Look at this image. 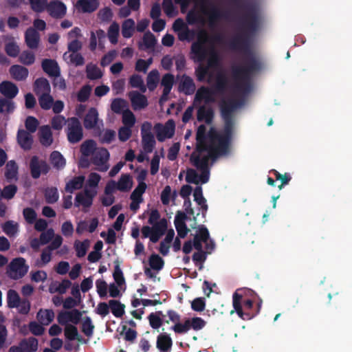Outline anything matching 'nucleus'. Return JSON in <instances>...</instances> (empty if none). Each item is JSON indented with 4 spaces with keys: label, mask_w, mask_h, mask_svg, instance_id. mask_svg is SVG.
I'll return each mask as SVG.
<instances>
[{
    "label": "nucleus",
    "mask_w": 352,
    "mask_h": 352,
    "mask_svg": "<svg viewBox=\"0 0 352 352\" xmlns=\"http://www.w3.org/2000/svg\"><path fill=\"white\" fill-rule=\"evenodd\" d=\"M234 1L237 8L244 12L236 19L237 33L228 41V46L231 50L248 56L245 65L234 66L232 69L235 89L240 92H248L250 88L252 74L261 69L259 61L252 54V44L254 36L261 28V18L254 3Z\"/></svg>",
    "instance_id": "f257e3e1"
},
{
    "label": "nucleus",
    "mask_w": 352,
    "mask_h": 352,
    "mask_svg": "<svg viewBox=\"0 0 352 352\" xmlns=\"http://www.w3.org/2000/svg\"><path fill=\"white\" fill-rule=\"evenodd\" d=\"M242 102L234 98L222 100L219 104L221 116L223 120L224 125L221 133L212 127L206 133V127L201 124L197 130L196 133V151L201 153L206 152L209 148H216L219 146L221 142L226 144V148H229L232 140L234 130V111L241 107Z\"/></svg>",
    "instance_id": "f03ea898"
},
{
    "label": "nucleus",
    "mask_w": 352,
    "mask_h": 352,
    "mask_svg": "<svg viewBox=\"0 0 352 352\" xmlns=\"http://www.w3.org/2000/svg\"><path fill=\"white\" fill-rule=\"evenodd\" d=\"M208 35L204 32L198 35L197 40L192 43L190 47L192 58L195 62L202 63L208 58V67H215L219 64L220 59L218 53L213 47L208 48Z\"/></svg>",
    "instance_id": "7ed1b4c3"
},
{
    "label": "nucleus",
    "mask_w": 352,
    "mask_h": 352,
    "mask_svg": "<svg viewBox=\"0 0 352 352\" xmlns=\"http://www.w3.org/2000/svg\"><path fill=\"white\" fill-rule=\"evenodd\" d=\"M229 148H226V144L221 142L219 146L216 148H209L206 150L208 152V155L202 157L199 155L196 156L192 154L190 157V161L193 165L200 170H208L209 160L212 159L215 160L219 156L225 155L228 153Z\"/></svg>",
    "instance_id": "20e7f679"
},
{
    "label": "nucleus",
    "mask_w": 352,
    "mask_h": 352,
    "mask_svg": "<svg viewBox=\"0 0 352 352\" xmlns=\"http://www.w3.org/2000/svg\"><path fill=\"white\" fill-rule=\"evenodd\" d=\"M243 296L238 292H235L232 296V305L234 310L230 311L232 314L234 311L236 312L237 315L243 320H250L254 317V314L248 311H243V307L245 311L250 310L253 307V301L250 299L245 300L243 302V306L241 305V300Z\"/></svg>",
    "instance_id": "39448f33"
},
{
    "label": "nucleus",
    "mask_w": 352,
    "mask_h": 352,
    "mask_svg": "<svg viewBox=\"0 0 352 352\" xmlns=\"http://www.w3.org/2000/svg\"><path fill=\"white\" fill-rule=\"evenodd\" d=\"M29 267L25 265V260L22 257L12 259L6 269L9 278L18 280L23 278L28 272Z\"/></svg>",
    "instance_id": "423d86ee"
},
{
    "label": "nucleus",
    "mask_w": 352,
    "mask_h": 352,
    "mask_svg": "<svg viewBox=\"0 0 352 352\" xmlns=\"http://www.w3.org/2000/svg\"><path fill=\"white\" fill-rule=\"evenodd\" d=\"M67 137L68 141L72 144L79 142L83 138V130L81 123L76 117L68 119Z\"/></svg>",
    "instance_id": "0eeeda50"
},
{
    "label": "nucleus",
    "mask_w": 352,
    "mask_h": 352,
    "mask_svg": "<svg viewBox=\"0 0 352 352\" xmlns=\"http://www.w3.org/2000/svg\"><path fill=\"white\" fill-rule=\"evenodd\" d=\"M29 168L32 177L35 179H38L41 175H47L50 170V166L47 162L36 155L31 157Z\"/></svg>",
    "instance_id": "6e6552de"
},
{
    "label": "nucleus",
    "mask_w": 352,
    "mask_h": 352,
    "mask_svg": "<svg viewBox=\"0 0 352 352\" xmlns=\"http://www.w3.org/2000/svg\"><path fill=\"white\" fill-rule=\"evenodd\" d=\"M157 130V139L159 142H163L166 138H171L175 133V124L173 120H168L164 126L157 124L155 126Z\"/></svg>",
    "instance_id": "1a4fd4ad"
},
{
    "label": "nucleus",
    "mask_w": 352,
    "mask_h": 352,
    "mask_svg": "<svg viewBox=\"0 0 352 352\" xmlns=\"http://www.w3.org/2000/svg\"><path fill=\"white\" fill-rule=\"evenodd\" d=\"M47 10L49 14L54 19H62L67 12L66 6L58 0L50 2L47 6Z\"/></svg>",
    "instance_id": "9d476101"
},
{
    "label": "nucleus",
    "mask_w": 352,
    "mask_h": 352,
    "mask_svg": "<svg viewBox=\"0 0 352 352\" xmlns=\"http://www.w3.org/2000/svg\"><path fill=\"white\" fill-rule=\"evenodd\" d=\"M196 90L195 84L191 77L184 74L178 85V91L186 96L192 95Z\"/></svg>",
    "instance_id": "9b49d317"
},
{
    "label": "nucleus",
    "mask_w": 352,
    "mask_h": 352,
    "mask_svg": "<svg viewBox=\"0 0 352 352\" xmlns=\"http://www.w3.org/2000/svg\"><path fill=\"white\" fill-rule=\"evenodd\" d=\"M214 95L215 93L212 88L201 86L196 92L195 100L197 102L204 100L206 103L214 102Z\"/></svg>",
    "instance_id": "f8f14e48"
},
{
    "label": "nucleus",
    "mask_w": 352,
    "mask_h": 352,
    "mask_svg": "<svg viewBox=\"0 0 352 352\" xmlns=\"http://www.w3.org/2000/svg\"><path fill=\"white\" fill-rule=\"evenodd\" d=\"M41 67L44 72L51 77H59L60 75V67L55 60L43 59Z\"/></svg>",
    "instance_id": "ddd939ff"
},
{
    "label": "nucleus",
    "mask_w": 352,
    "mask_h": 352,
    "mask_svg": "<svg viewBox=\"0 0 352 352\" xmlns=\"http://www.w3.org/2000/svg\"><path fill=\"white\" fill-rule=\"evenodd\" d=\"M16 138L18 144L23 150L29 151L32 148L33 137L31 133L24 129H19Z\"/></svg>",
    "instance_id": "4468645a"
},
{
    "label": "nucleus",
    "mask_w": 352,
    "mask_h": 352,
    "mask_svg": "<svg viewBox=\"0 0 352 352\" xmlns=\"http://www.w3.org/2000/svg\"><path fill=\"white\" fill-rule=\"evenodd\" d=\"M25 41L30 49H36L40 42L39 33L32 27L28 28L25 32Z\"/></svg>",
    "instance_id": "2eb2a0df"
},
{
    "label": "nucleus",
    "mask_w": 352,
    "mask_h": 352,
    "mask_svg": "<svg viewBox=\"0 0 352 352\" xmlns=\"http://www.w3.org/2000/svg\"><path fill=\"white\" fill-rule=\"evenodd\" d=\"M0 93L5 98L12 100L18 94L19 89L12 82L5 80L0 83Z\"/></svg>",
    "instance_id": "dca6fc26"
},
{
    "label": "nucleus",
    "mask_w": 352,
    "mask_h": 352,
    "mask_svg": "<svg viewBox=\"0 0 352 352\" xmlns=\"http://www.w3.org/2000/svg\"><path fill=\"white\" fill-rule=\"evenodd\" d=\"M129 97L134 110L142 109L148 105L146 97L138 91L130 92Z\"/></svg>",
    "instance_id": "f3484780"
},
{
    "label": "nucleus",
    "mask_w": 352,
    "mask_h": 352,
    "mask_svg": "<svg viewBox=\"0 0 352 352\" xmlns=\"http://www.w3.org/2000/svg\"><path fill=\"white\" fill-rule=\"evenodd\" d=\"M210 234L208 230L205 226H201L199 229V233L193 239L192 245L197 251L203 250L202 242L208 241Z\"/></svg>",
    "instance_id": "a211bd4d"
},
{
    "label": "nucleus",
    "mask_w": 352,
    "mask_h": 352,
    "mask_svg": "<svg viewBox=\"0 0 352 352\" xmlns=\"http://www.w3.org/2000/svg\"><path fill=\"white\" fill-rule=\"evenodd\" d=\"M142 143L144 151L147 153L153 152L156 142L154 135L151 131L145 132L142 129Z\"/></svg>",
    "instance_id": "6ab92c4d"
},
{
    "label": "nucleus",
    "mask_w": 352,
    "mask_h": 352,
    "mask_svg": "<svg viewBox=\"0 0 352 352\" xmlns=\"http://www.w3.org/2000/svg\"><path fill=\"white\" fill-rule=\"evenodd\" d=\"M99 6L98 0H78L76 8L83 13H91L96 11Z\"/></svg>",
    "instance_id": "aec40b11"
},
{
    "label": "nucleus",
    "mask_w": 352,
    "mask_h": 352,
    "mask_svg": "<svg viewBox=\"0 0 352 352\" xmlns=\"http://www.w3.org/2000/svg\"><path fill=\"white\" fill-rule=\"evenodd\" d=\"M109 159V153L105 148H100L95 151L92 155L91 162L96 166L104 164Z\"/></svg>",
    "instance_id": "412c9836"
},
{
    "label": "nucleus",
    "mask_w": 352,
    "mask_h": 352,
    "mask_svg": "<svg viewBox=\"0 0 352 352\" xmlns=\"http://www.w3.org/2000/svg\"><path fill=\"white\" fill-rule=\"evenodd\" d=\"M98 113L96 108L91 107L85 116L83 124L86 129H92L97 124Z\"/></svg>",
    "instance_id": "4be33fe9"
},
{
    "label": "nucleus",
    "mask_w": 352,
    "mask_h": 352,
    "mask_svg": "<svg viewBox=\"0 0 352 352\" xmlns=\"http://www.w3.org/2000/svg\"><path fill=\"white\" fill-rule=\"evenodd\" d=\"M39 141L44 146H49L52 144V133L50 126L43 125L41 126L38 132Z\"/></svg>",
    "instance_id": "5701e85b"
},
{
    "label": "nucleus",
    "mask_w": 352,
    "mask_h": 352,
    "mask_svg": "<svg viewBox=\"0 0 352 352\" xmlns=\"http://www.w3.org/2000/svg\"><path fill=\"white\" fill-rule=\"evenodd\" d=\"M10 74L14 79L18 81L25 80L28 76V69L19 65H14L10 68Z\"/></svg>",
    "instance_id": "b1692460"
},
{
    "label": "nucleus",
    "mask_w": 352,
    "mask_h": 352,
    "mask_svg": "<svg viewBox=\"0 0 352 352\" xmlns=\"http://www.w3.org/2000/svg\"><path fill=\"white\" fill-rule=\"evenodd\" d=\"M34 91L39 96L42 93L50 94L51 87L49 81L45 78H38L34 82Z\"/></svg>",
    "instance_id": "393cba45"
},
{
    "label": "nucleus",
    "mask_w": 352,
    "mask_h": 352,
    "mask_svg": "<svg viewBox=\"0 0 352 352\" xmlns=\"http://www.w3.org/2000/svg\"><path fill=\"white\" fill-rule=\"evenodd\" d=\"M214 117V111L212 108H206L201 106L197 112V118L199 122L204 121L206 124H210Z\"/></svg>",
    "instance_id": "a878e982"
},
{
    "label": "nucleus",
    "mask_w": 352,
    "mask_h": 352,
    "mask_svg": "<svg viewBox=\"0 0 352 352\" xmlns=\"http://www.w3.org/2000/svg\"><path fill=\"white\" fill-rule=\"evenodd\" d=\"M173 344L170 337L167 334H160L157 338V348L162 352H168Z\"/></svg>",
    "instance_id": "bb28decb"
},
{
    "label": "nucleus",
    "mask_w": 352,
    "mask_h": 352,
    "mask_svg": "<svg viewBox=\"0 0 352 352\" xmlns=\"http://www.w3.org/2000/svg\"><path fill=\"white\" fill-rule=\"evenodd\" d=\"M19 344L25 352H35L38 349V342L34 337L22 339Z\"/></svg>",
    "instance_id": "cd10ccee"
},
{
    "label": "nucleus",
    "mask_w": 352,
    "mask_h": 352,
    "mask_svg": "<svg viewBox=\"0 0 352 352\" xmlns=\"http://www.w3.org/2000/svg\"><path fill=\"white\" fill-rule=\"evenodd\" d=\"M36 318L41 324L48 325L54 320V312L52 309H41L36 314Z\"/></svg>",
    "instance_id": "c85d7f7f"
},
{
    "label": "nucleus",
    "mask_w": 352,
    "mask_h": 352,
    "mask_svg": "<svg viewBox=\"0 0 352 352\" xmlns=\"http://www.w3.org/2000/svg\"><path fill=\"white\" fill-rule=\"evenodd\" d=\"M50 160L53 167L57 170L64 168L66 164L65 159L63 155L57 151H54L50 155Z\"/></svg>",
    "instance_id": "c756f323"
},
{
    "label": "nucleus",
    "mask_w": 352,
    "mask_h": 352,
    "mask_svg": "<svg viewBox=\"0 0 352 352\" xmlns=\"http://www.w3.org/2000/svg\"><path fill=\"white\" fill-rule=\"evenodd\" d=\"M84 182V176L74 177L66 184L65 190L67 192L72 193L74 190L80 189L83 186Z\"/></svg>",
    "instance_id": "7c9ffc66"
},
{
    "label": "nucleus",
    "mask_w": 352,
    "mask_h": 352,
    "mask_svg": "<svg viewBox=\"0 0 352 352\" xmlns=\"http://www.w3.org/2000/svg\"><path fill=\"white\" fill-rule=\"evenodd\" d=\"M228 80L227 77L223 74H219L217 76L215 83L212 87V89L216 94H223L228 87Z\"/></svg>",
    "instance_id": "2f4dec72"
},
{
    "label": "nucleus",
    "mask_w": 352,
    "mask_h": 352,
    "mask_svg": "<svg viewBox=\"0 0 352 352\" xmlns=\"http://www.w3.org/2000/svg\"><path fill=\"white\" fill-rule=\"evenodd\" d=\"M116 184L117 189L118 190L122 192H127L133 186V182L131 176L129 174H123L121 175Z\"/></svg>",
    "instance_id": "473e14b6"
},
{
    "label": "nucleus",
    "mask_w": 352,
    "mask_h": 352,
    "mask_svg": "<svg viewBox=\"0 0 352 352\" xmlns=\"http://www.w3.org/2000/svg\"><path fill=\"white\" fill-rule=\"evenodd\" d=\"M160 74L157 69L151 70L146 78L147 87L150 91H153L158 85Z\"/></svg>",
    "instance_id": "72a5a7b5"
},
{
    "label": "nucleus",
    "mask_w": 352,
    "mask_h": 352,
    "mask_svg": "<svg viewBox=\"0 0 352 352\" xmlns=\"http://www.w3.org/2000/svg\"><path fill=\"white\" fill-rule=\"evenodd\" d=\"M38 96V104L41 108L43 110H50L54 102V98L50 94L42 93Z\"/></svg>",
    "instance_id": "f704fd0d"
},
{
    "label": "nucleus",
    "mask_w": 352,
    "mask_h": 352,
    "mask_svg": "<svg viewBox=\"0 0 352 352\" xmlns=\"http://www.w3.org/2000/svg\"><path fill=\"white\" fill-rule=\"evenodd\" d=\"M109 305L112 314L116 318H121L124 314L125 305L116 300H110Z\"/></svg>",
    "instance_id": "c9c22d12"
},
{
    "label": "nucleus",
    "mask_w": 352,
    "mask_h": 352,
    "mask_svg": "<svg viewBox=\"0 0 352 352\" xmlns=\"http://www.w3.org/2000/svg\"><path fill=\"white\" fill-rule=\"evenodd\" d=\"M64 334L65 338L69 341L80 340V336L78 333V329L75 325L67 324L65 327Z\"/></svg>",
    "instance_id": "e433bc0d"
},
{
    "label": "nucleus",
    "mask_w": 352,
    "mask_h": 352,
    "mask_svg": "<svg viewBox=\"0 0 352 352\" xmlns=\"http://www.w3.org/2000/svg\"><path fill=\"white\" fill-rule=\"evenodd\" d=\"M21 299L19 294L14 289H10L8 291L6 300L9 308L12 309L19 306Z\"/></svg>",
    "instance_id": "4c0bfd02"
},
{
    "label": "nucleus",
    "mask_w": 352,
    "mask_h": 352,
    "mask_svg": "<svg viewBox=\"0 0 352 352\" xmlns=\"http://www.w3.org/2000/svg\"><path fill=\"white\" fill-rule=\"evenodd\" d=\"M135 22L132 19L124 21L122 25V34L124 38H129L133 36Z\"/></svg>",
    "instance_id": "58836bf2"
},
{
    "label": "nucleus",
    "mask_w": 352,
    "mask_h": 352,
    "mask_svg": "<svg viewBox=\"0 0 352 352\" xmlns=\"http://www.w3.org/2000/svg\"><path fill=\"white\" fill-rule=\"evenodd\" d=\"M164 316L162 311H158L155 313L150 314L148 316V319L151 327L155 329L160 328L162 324V320L161 317Z\"/></svg>",
    "instance_id": "ea45409f"
},
{
    "label": "nucleus",
    "mask_w": 352,
    "mask_h": 352,
    "mask_svg": "<svg viewBox=\"0 0 352 352\" xmlns=\"http://www.w3.org/2000/svg\"><path fill=\"white\" fill-rule=\"evenodd\" d=\"M96 144L93 140L84 142L80 146V152L83 156L88 157L95 152Z\"/></svg>",
    "instance_id": "a19ab883"
},
{
    "label": "nucleus",
    "mask_w": 352,
    "mask_h": 352,
    "mask_svg": "<svg viewBox=\"0 0 352 352\" xmlns=\"http://www.w3.org/2000/svg\"><path fill=\"white\" fill-rule=\"evenodd\" d=\"M89 247V241L85 239L80 242L76 240L74 243V248L76 252V256L78 258H81L85 256L87 251Z\"/></svg>",
    "instance_id": "79ce46f5"
},
{
    "label": "nucleus",
    "mask_w": 352,
    "mask_h": 352,
    "mask_svg": "<svg viewBox=\"0 0 352 352\" xmlns=\"http://www.w3.org/2000/svg\"><path fill=\"white\" fill-rule=\"evenodd\" d=\"M18 173V166L14 160L9 161L6 167L5 177L7 179L11 180L16 177Z\"/></svg>",
    "instance_id": "37998d69"
},
{
    "label": "nucleus",
    "mask_w": 352,
    "mask_h": 352,
    "mask_svg": "<svg viewBox=\"0 0 352 352\" xmlns=\"http://www.w3.org/2000/svg\"><path fill=\"white\" fill-rule=\"evenodd\" d=\"M45 201L47 204L56 203L59 197L58 190L56 187L47 188L44 192Z\"/></svg>",
    "instance_id": "c03bdc74"
},
{
    "label": "nucleus",
    "mask_w": 352,
    "mask_h": 352,
    "mask_svg": "<svg viewBox=\"0 0 352 352\" xmlns=\"http://www.w3.org/2000/svg\"><path fill=\"white\" fill-rule=\"evenodd\" d=\"M15 105L12 100L6 98H0V113H12L14 110Z\"/></svg>",
    "instance_id": "a18cd8bd"
},
{
    "label": "nucleus",
    "mask_w": 352,
    "mask_h": 352,
    "mask_svg": "<svg viewBox=\"0 0 352 352\" xmlns=\"http://www.w3.org/2000/svg\"><path fill=\"white\" fill-rule=\"evenodd\" d=\"M150 267L157 271L161 270L164 265V261L158 254H153L149 257Z\"/></svg>",
    "instance_id": "49530a36"
},
{
    "label": "nucleus",
    "mask_w": 352,
    "mask_h": 352,
    "mask_svg": "<svg viewBox=\"0 0 352 352\" xmlns=\"http://www.w3.org/2000/svg\"><path fill=\"white\" fill-rule=\"evenodd\" d=\"M129 84L132 87L138 88L142 92H145L146 90L142 76L138 74H133L130 77Z\"/></svg>",
    "instance_id": "de8ad7c7"
},
{
    "label": "nucleus",
    "mask_w": 352,
    "mask_h": 352,
    "mask_svg": "<svg viewBox=\"0 0 352 352\" xmlns=\"http://www.w3.org/2000/svg\"><path fill=\"white\" fill-rule=\"evenodd\" d=\"M126 107V101L122 98H115L111 104V110L117 114L122 113Z\"/></svg>",
    "instance_id": "09e8293b"
},
{
    "label": "nucleus",
    "mask_w": 352,
    "mask_h": 352,
    "mask_svg": "<svg viewBox=\"0 0 352 352\" xmlns=\"http://www.w3.org/2000/svg\"><path fill=\"white\" fill-rule=\"evenodd\" d=\"M91 92V87L89 85L82 86L77 94V100L80 102H85L89 98Z\"/></svg>",
    "instance_id": "8fccbe9b"
},
{
    "label": "nucleus",
    "mask_w": 352,
    "mask_h": 352,
    "mask_svg": "<svg viewBox=\"0 0 352 352\" xmlns=\"http://www.w3.org/2000/svg\"><path fill=\"white\" fill-rule=\"evenodd\" d=\"M39 125L38 120L34 116H29L25 121V126L28 132L34 133L37 130Z\"/></svg>",
    "instance_id": "3c124183"
},
{
    "label": "nucleus",
    "mask_w": 352,
    "mask_h": 352,
    "mask_svg": "<svg viewBox=\"0 0 352 352\" xmlns=\"http://www.w3.org/2000/svg\"><path fill=\"white\" fill-rule=\"evenodd\" d=\"M119 35V25L116 22H113L109 28L108 30V37L109 41L112 44H116L118 43V38Z\"/></svg>",
    "instance_id": "603ef678"
},
{
    "label": "nucleus",
    "mask_w": 352,
    "mask_h": 352,
    "mask_svg": "<svg viewBox=\"0 0 352 352\" xmlns=\"http://www.w3.org/2000/svg\"><path fill=\"white\" fill-rule=\"evenodd\" d=\"M3 231L9 236H14L18 232V224L12 221H7L2 226Z\"/></svg>",
    "instance_id": "864d4df0"
},
{
    "label": "nucleus",
    "mask_w": 352,
    "mask_h": 352,
    "mask_svg": "<svg viewBox=\"0 0 352 352\" xmlns=\"http://www.w3.org/2000/svg\"><path fill=\"white\" fill-rule=\"evenodd\" d=\"M19 60L20 63L25 65H30L34 63L35 56L33 52L25 50L20 54Z\"/></svg>",
    "instance_id": "5fc2aeb1"
},
{
    "label": "nucleus",
    "mask_w": 352,
    "mask_h": 352,
    "mask_svg": "<svg viewBox=\"0 0 352 352\" xmlns=\"http://www.w3.org/2000/svg\"><path fill=\"white\" fill-rule=\"evenodd\" d=\"M175 82V78L172 74L168 73L162 76L161 85L163 90L170 91Z\"/></svg>",
    "instance_id": "6e6d98bb"
},
{
    "label": "nucleus",
    "mask_w": 352,
    "mask_h": 352,
    "mask_svg": "<svg viewBox=\"0 0 352 352\" xmlns=\"http://www.w3.org/2000/svg\"><path fill=\"white\" fill-rule=\"evenodd\" d=\"M122 114L124 126L132 128L135 123V118L133 112L127 109Z\"/></svg>",
    "instance_id": "4d7b16f0"
},
{
    "label": "nucleus",
    "mask_w": 352,
    "mask_h": 352,
    "mask_svg": "<svg viewBox=\"0 0 352 352\" xmlns=\"http://www.w3.org/2000/svg\"><path fill=\"white\" fill-rule=\"evenodd\" d=\"M162 6L164 12L168 17H173L178 14L175 7L174 6L172 0H163Z\"/></svg>",
    "instance_id": "13d9d810"
},
{
    "label": "nucleus",
    "mask_w": 352,
    "mask_h": 352,
    "mask_svg": "<svg viewBox=\"0 0 352 352\" xmlns=\"http://www.w3.org/2000/svg\"><path fill=\"white\" fill-rule=\"evenodd\" d=\"M93 201L91 197H86L83 193L79 192L75 198V206H82L85 208H89L92 205Z\"/></svg>",
    "instance_id": "bf43d9fd"
},
{
    "label": "nucleus",
    "mask_w": 352,
    "mask_h": 352,
    "mask_svg": "<svg viewBox=\"0 0 352 352\" xmlns=\"http://www.w3.org/2000/svg\"><path fill=\"white\" fill-rule=\"evenodd\" d=\"M147 188L146 184H138L137 187L131 194L130 199L131 200H141L143 201L142 195L144 193Z\"/></svg>",
    "instance_id": "052dcab7"
},
{
    "label": "nucleus",
    "mask_w": 352,
    "mask_h": 352,
    "mask_svg": "<svg viewBox=\"0 0 352 352\" xmlns=\"http://www.w3.org/2000/svg\"><path fill=\"white\" fill-rule=\"evenodd\" d=\"M87 76L90 80H98L102 76V73L97 66L87 67Z\"/></svg>",
    "instance_id": "680f3d73"
},
{
    "label": "nucleus",
    "mask_w": 352,
    "mask_h": 352,
    "mask_svg": "<svg viewBox=\"0 0 352 352\" xmlns=\"http://www.w3.org/2000/svg\"><path fill=\"white\" fill-rule=\"evenodd\" d=\"M272 173H274L275 178L276 180H280L281 182L280 185L278 186V188L281 190L283 186L287 184L289 181L292 179V177L289 173H285L284 175L280 174L278 170L275 169H272L271 170Z\"/></svg>",
    "instance_id": "e2e57ef3"
},
{
    "label": "nucleus",
    "mask_w": 352,
    "mask_h": 352,
    "mask_svg": "<svg viewBox=\"0 0 352 352\" xmlns=\"http://www.w3.org/2000/svg\"><path fill=\"white\" fill-rule=\"evenodd\" d=\"M94 329V325L92 324L91 318L87 316L82 324V331L85 336L91 337L93 335Z\"/></svg>",
    "instance_id": "0e129e2a"
},
{
    "label": "nucleus",
    "mask_w": 352,
    "mask_h": 352,
    "mask_svg": "<svg viewBox=\"0 0 352 352\" xmlns=\"http://www.w3.org/2000/svg\"><path fill=\"white\" fill-rule=\"evenodd\" d=\"M3 198L6 199H12L17 192V187L14 184H10L6 186L3 190H1Z\"/></svg>",
    "instance_id": "69168bd1"
},
{
    "label": "nucleus",
    "mask_w": 352,
    "mask_h": 352,
    "mask_svg": "<svg viewBox=\"0 0 352 352\" xmlns=\"http://www.w3.org/2000/svg\"><path fill=\"white\" fill-rule=\"evenodd\" d=\"M5 51L9 56L15 58L19 56L20 50L16 43L9 42L5 45Z\"/></svg>",
    "instance_id": "338daca9"
},
{
    "label": "nucleus",
    "mask_w": 352,
    "mask_h": 352,
    "mask_svg": "<svg viewBox=\"0 0 352 352\" xmlns=\"http://www.w3.org/2000/svg\"><path fill=\"white\" fill-rule=\"evenodd\" d=\"M23 214L25 220L29 224L34 223L37 217L36 211L32 208H25L23 210Z\"/></svg>",
    "instance_id": "774afa93"
}]
</instances>
